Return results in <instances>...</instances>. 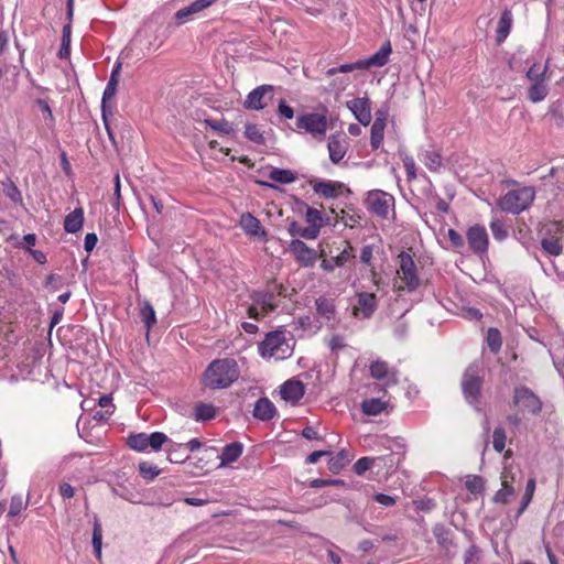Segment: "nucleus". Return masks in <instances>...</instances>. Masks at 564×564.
I'll return each instance as SVG.
<instances>
[{
  "mask_svg": "<svg viewBox=\"0 0 564 564\" xmlns=\"http://www.w3.org/2000/svg\"><path fill=\"white\" fill-rule=\"evenodd\" d=\"M235 359L224 358L212 361L203 375V383L209 389H226L239 378Z\"/></svg>",
  "mask_w": 564,
  "mask_h": 564,
  "instance_id": "nucleus-1",
  "label": "nucleus"
},
{
  "mask_svg": "<svg viewBox=\"0 0 564 564\" xmlns=\"http://www.w3.org/2000/svg\"><path fill=\"white\" fill-rule=\"evenodd\" d=\"M484 383V367L481 362L474 361L471 362L464 371L462 377V391L465 400L470 404L476 406L478 410V404L480 402L481 389Z\"/></svg>",
  "mask_w": 564,
  "mask_h": 564,
  "instance_id": "nucleus-2",
  "label": "nucleus"
},
{
  "mask_svg": "<svg viewBox=\"0 0 564 564\" xmlns=\"http://www.w3.org/2000/svg\"><path fill=\"white\" fill-rule=\"evenodd\" d=\"M534 196V188L525 186L522 188L509 191L505 196L500 198L498 205L503 212L520 214L532 204Z\"/></svg>",
  "mask_w": 564,
  "mask_h": 564,
  "instance_id": "nucleus-3",
  "label": "nucleus"
},
{
  "mask_svg": "<svg viewBox=\"0 0 564 564\" xmlns=\"http://www.w3.org/2000/svg\"><path fill=\"white\" fill-rule=\"evenodd\" d=\"M259 354L263 358L285 359L291 355V348L283 330L269 332L259 344Z\"/></svg>",
  "mask_w": 564,
  "mask_h": 564,
  "instance_id": "nucleus-4",
  "label": "nucleus"
},
{
  "mask_svg": "<svg viewBox=\"0 0 564 564\" xmlns=\"http://www.w3.org/2000/svg\"><path fill=\"white\" fill-rule=\"evenodd\" d=\"M367 209L375 216L387 219L390 210L394 207V197L381 189H372L365 198Z\"/></svg>",
  "mask_w": 564,
  "mask_h": 564,
  "instance_id": "nucleus-5",
  "label": "nucleus"
},
{
  "mask_svg": "<svg viewBox=\"0 0 564 564\" xmlns=\"http://www.w3.org/2000/svg\"><path fill=\"white\" fill-rule=\"evenodd\" d=\"M371 378L384 381L383 386L376 384L375 391L386 392V387L395 386L398 383V371L390 368L388 362L381 359L372 361L369 366Z\"/></svg>",
  "mask_w": 564,
  "mask_h": 564,
  "instance_id": "nucleus-6",
  "label": "nucleus"
},
{
  "mask_svg": "<svg viewBox=\"0 0 564 564\" xmlns=\"http://www.w3.org/2000/svg\"><path fill=\"white\" fill-rule=\"evenodd\" d=\"M399 270L398 274L405 283L406 289L412 292L420 285V279L417 276L416 267L412 256L408 252L402 251L399 254Z\"/></svg>",
  "mask_w": 564,
  "mask_h": 564,
  "instance_id": "nucleus-7",
  "label": "nucleus"
},
{
  "mask_svg": "<svg viewBox=\"0 0 564 564\" xmlns=\"http://www.w3.org/2000/svg\"><path fill=\"white\" fill-rule=\"evenodd\" d=\"M513 402L522 411H527L531 414H538L542 409V402L539 397L527 387L514 389Z\"/></svg>",
  "mask_w": 564,
  "mask_h": 564,
  "instance_id": "nucleus-8",
  "label": "nucleus"
},
{
  "mask_svg": "<svg viewBox=\"0 0 564 564\" xmlns=\"http://www.w3.org/2000/svg\"><path fill=\"white\" fill-rule=\"evenodd\" d=\"M296 127L315 135H325L327 130V117L322 113H306L296 120Z\"/></svg>",
  "mask_w": 564,
  "mask_h": 564,
  "instance_id": "nucleus-9",
  "label": "nucleus"
},
{
  "mask_svg": "<svg viewBox=\"0 0 564 564\" xmlns=\"http://www.w3.org/2000/svg\"><path fill=\"white\" fill-rule=\"evenodd\" d=\"M274 90L272 85L258 86L248 94L243 107L251 110L263 109L268 105V100L272 99Z\"/></svg>",
  "mask_w": 564,
  "mask_h": 564,
  "instance_id": "nucleus-10",
  "label": "nucleus"
},
{
  "mask_svg": "<svg viewBox=\"0 0 564 564\" xmlns=\"http://www.w3.org/2000/svg\"><path fill=\"white\" fill-rule=\"evenodd\" d=\"M289 250L301 267L312 268L318 258L317 252L300 239H293Z\"/></svg>",
  "mask_w": 564,
  "mask_h": 564,
  "instance_id": "nucleus-11",
  "label": "nucleus"
},
{
  "mask_svg": "<svg viewBox=\"0 0 564 564\" xmlns=\"http://www.w3.org/2000/svg\"><path fill=\"white\" fill-rule=\"evenodd\" d=\"M347 108L362 126L371 122V101L367 97H358L346 102Z\"/></svg>",
  "mask_w": 564,
  "mask_h": 564,
  "instance_id": "nucleus-12",
  "label": "nucleus"
},
{
  "mask_svg": "<svg viewBox=\"0 0 564 564\" xmlns=\"http://www.w3.org/2000/svg\"><path fill=\"white\" fill-rule=\"evenodd\" d=\"M467 241L475 253H484L488 248V235L485 227L476 225L468 229Z\"/></svg>",
  "mask_w": 564,
  "mask_h": 564,
  "instance_id": "nucleus-13",
  "label": "nucleus"
},
{
  "mask_svg": "<svg viewBox=\"0 0 564 564\" xmlns=\"http://www.w3.org/2000/svg\"><path fill=\"white\" fill-rule=\"evenodd\" d=\"M378 306V300L375 293L361 292L358 294L357 305L352 310L355 316L361 315L364 318H370Z\"/></svg>",
  "mask_w": 564,
  "mask_h": 564,
  "instance_id": "nucleus-14",
  "label": "nucleus"
},
{
  "mask_svg": "<svg viewBox=\"0 0 564 564\" xmlns=\"http://www.w3.org/2000/svg\"><path fill=\"white\" fill-rule=\"evenodd\" d=\"M120 69H121V63H117L112 68L109 82L104 90L102 100H101V110H102V118H105V119H106V113H111V109L108 108V101L111 100L117 93V87H118L119 77H120Z\"/></svg>",
  "mask_w": 564,
  "mask_h": 564,
  "instance_id": "nucleus-15",
  "label": "nucleus"
},
{
  "mask_svg": "<svg viewBox=\"0 0 564 564\" xmlns=\"http://www.w3.org/2000/svg\"><path fill=\"white\" fill-rule=\"evenodd\" d=\"M215 2L216 0H196L189 6L176 11L174 19L176 20L177 24H183L191 20L195 14H198L199 12L209 8Z\"/></svg>",
  "mask_w": 564,
  "mask_h": 564,
  "instance_id": "nucleus-16",
  "label": "nucleus"
},
{
  "mask_svg": "<svg viewBox=\"0 0 564 564\" xmlns=\"http://www.w3.org/2000/svg\"><path fill=\"white\" fill-rule=\"evenodd\" d=\"M283 400L296 404L305 393V387L300 380H288L280 390Z\"/></svg>",
  "mask_w": 564,
  "mask_h": 564,
  "instance_id": "nucleus-17",
  "label": "nucleus"
},
{
  "mask_svg": "<svg viewBox=\"0 0 564 564\" xmlns=\"http://www.w3.org/2000/svg\"><path fill=\"white\" fill-rule=\"evenodd\" d=\"M327 147L329 152V160L334 164H337L344 159L348 149V143L345 138L333 134L328 139Z\"/></svg>",
  "mask_w": 564,
  "mask_h": 564,
  "instance_id": "nucleus-18",
  "label": "nucleus"
},
{
  "mask_svg": "<svg viewBox=\"0 0 564 564\" xmlns=\"http://www.w3.org/2000/svg\"><path fill=\"white\" fill-rule=\"evenodd\" d=\"M239 225L243 229V231L252 237H265L267 232L262 228L259 219H257L250 213H243L240 216Z\"/></svg>",
  "mask_w": 564,
  "mask_h": 564,
  "instance_id": "nucleus-19",
  "label": "nucleus"
},
{
  "mask_svg": "<svg viewBox=\"0 0 564 564\" xmlns=\"http://www.w3.org/2000/svg\"><path fill=\"white\" fill-rule=\"evenodd\" d=\"M391 52H392L391 44L388 41L380 47V50L377 53L371 55L369 58L361 59L364 69L370 68L372 66H376V67L384 66L389 61V56H390Z\"/></svg>",
  "mask_w": 564,
  "mask_h": 564,
  "instance_id": "nucleus-20",
  "label": "nucleus"
},
{
  "mask_svg": "<svg viewBox=\"0 0 564 564\" xmlns=\"http://www.w3.org/2000/svg\"><path fill=\"white\" fill-rule=\"evenodd\" d=\"M275 406L268 398H260L253 409V416L261 421H269L275 415Z\"/></svg>",
  "mask_w": 564,
  "mask_h": 564,
  "instance_id": "nucleus-21",
  "label": "nucleus"
},
{
  "mask_svg": "<svg viewBox=\"0 0 564 564\" xmlns=\"http://www.w3.org/2000/svg\"><path fill=\"white\" fill-rule=\"evenodd\" d=\"M84 224V210L82 207L75 208L64 219V230L68 234L79 231Z\"/></svg>",
  "mask_w": 564,
  "mask_h": 564,
  "instance_id": "nucleus-22",
  "label": "nucleus"
},
{
  "mask_svg": "<svg viewBox=\"0 0 564 564\" xmlns=\"http://www.w3.org/2000/svg\"><path fill=\"white\" fill-rule=\"evenodd\" d=\"M344 185L339 182H316L313 185V189L316 194L325 197V198H335L338 195V189H340Z\"/></svg>",
  "mask_w": 564,
  "mask_h": 564,
  "instance_id": "nucleus-23",
  "label": "nucleus"
},
{
  "mask_svg": "<svg viewBox=\"0 0 564 564\" xmlns=\"http://www.w3.org/2000/svg\"><path fill=\"white\" fill-rule=\"evenodd\" d=\"M251 299L257 305L262 307L264 313L272 312L278 306L275 296L272 292H253Z\"/></svg>",
  "mask_w": 564,
  "mask_h": 564,
  "instance_id": "nucleus-24",
  "label": "nucleus"
},
{
  "mask_svg": "<svg viewBox=\"0 0 564 564\" xmlns=\"http://www.w3.org/2000/svg\"><path fill=\"white\" fill-rule=\"evenodd\" d=\"M393 466L394 462L392 455L371 457V474L376 476L389 473Z\"/></svg>",
  "mask_w": 564,
  "mask_h": 564,
  "instance_id": "nucleus-25",
  "label": "nucleus"
},
{
  "mask_svg": "<svg viewBox=\"0 0 564 564\" xmlns=\"http://www.w3.org/2000/svg\"><path fill=\"white\" fill-rule=\"evenodd\" d=\"M354 455L346 449H341L328 460V468L333 474H338L348 463L351 462Z\"/></svg>",
  "mask_w": 564,
  "mask_h": 564,
  "instance_id": "nucleus-26",
  "label": "nucleus"
},
{
  "mask_svg": "<svg viewBox=\"0 0 564 564\" xmlns=\"http://www.w3.org/2000/svg\"><path fill=\"white\" fill-rule=\"evenodd\" d=\"M242 449H243V446L239 442H234L231 444L226 445L223 448V452L220 455L221 465H228V464L236 462L242 454Z\"/></svg>",
  "mask_w": 564,
  "mask_h": 564,
  "instance_id": "nucleus-27",
  "label": "nucleus"
},
{
  "mask_svg": "<svg viewBox=\"0 0 564 564\" xmlns=\"http://www.w3.org/2000/svg\"><path fill=\"white\" fill-rule=\"evenodd\" d=\"M351 257V253L345 249L338 256L333 257L332 259H323L321 268L324 271L332 272L336 267H343L346 264Z\"/></svg>",
  "mask_w": 564,
  "mask_h": 564,
  "instance_id": "nucleus-28",
  "label": "nucleus"
},
{
  "mask_svg": "<svg viewBox=\"0 0 564 564\" xmlns=\"http://www.w3.org/2000/svg\"><path fill=\"white\" fill-rule=\"evenodd\" d=\"M139 315L148 332L156 324L155 312L149 301H143L140 303Z\"/></svg>",
  "mask_w": 564,
  "mask_h": 564,
  "instance_id": "nucleus-29",
  "label": "nucleus"
},
{
  "mask_svg": "<svg viewBox=\"0 0 564 564\" xmlns=\"http://www.w3.org/2000/svg\"><path fill=\"white\" fill-rule=\"evenodd\" d=\"M387 123L381 121L380 118H376L371 126L370 144L372 150H377L383 140L384 129Z\"/></svg>",
  "mask_w": 564,
  "mask_h": 564,
  "instance_id": "nucleus-30",
  "label": "nucleus"
},
{
  "mask_svg": "<svg viewBox=\"0 0 564 564\" xmlns=\"http://www.w3.org/2000/svg\"><path fill=\"white\" fill-rule=\"evenodd\" d=\"M388 403L378 398H371L362 401L361 410L366 415H378L382 413Z\"/></svg>",
  "mask_w": 564,
  "mask_h": 564,
  "instance_id": "nucleus-31",
  "label": "nucleus"
},
{
  "mask_svg": "<svg viewBox=\"0 0 564 564\" xmlns=\"http://www.w3.org/2000/svg\"><path fill=\"white\" fill-rule=\"evenodd\" d=\"M433 534L438 545L445 550L453 546L452 532L443 524H436L433 529Z\"/></svg>",
  "mask_w": 564,
  "mask_h": 564,
  "instance_id": "nucleus-32",
  "label": "nucleus"
},
{
  "mask_svg": "<svg viewBox=\"0 0 564 564\" xmlns=\"http://www.w3.org/2000/svg\"><path fill=\"white\" fill-rule=\"evenodd\" d=\"M93 547L94 553L97 560H101V547H102V527L97 517L94 519V528H93Z\"/></svg>",
  "mask_w": 564,
  "mask_h": 564,
  "instance_id": "nucleus-33",
  "label": "nucleus"
},
{
  "mask_svg": "<svg viewBox=\"0 0 564 564\" xmlns=\"http://www.w3.org/2000/svg\"><path fill=\"white\" fill-rule=\"evenodd\" d=\"M315 305L317 313L326 319H332L334 317L335 304L333 300L321 296L315 301Z\"/></svg>",
  "mask_w": 564,
  "mask_h": 564,
  "instance_id": "nucleus-34",
  "label": "nucleus"
},
{
  "mask_svg": "<svg viewBox=\"0 0 564 564\" xmlns=\"http://www.w3.org/2000/svg\"><path fill=\"white\" fill-rule=\"evenodd\" d=\"M288 231L292 237L300 236L305 239H316L318 234L312 227H301L295 220L291 221Z\"/></svg>",
  "mask_w": 564,
  "mask_h": 564,
  "instance_id": "nucleus-35",
  "label": "nucleus"
},
{
  "mask_svg": "<svg viewBox=\"0 0 564 564\" xmlns=\"http://www.w3.org/2000/svg\"><path fill=\"white\" fill-rule=\"evenodd\" d=\"M549 69V61L542 67L540 64H533L527 72L528 79L532 83H544L546 78V72Z\"/></svg>",
  "mask_w": 564,
  "mask_h": 564,
  "instance_id": "nucleus-36",
  "label": "nucleus"
},
{
  "mask_svg": "<svg viewBox=\"0 0 564 564\" xmlns=\"http://www.w3.org/2000/svg\"><path fill=\"white\" fill-rule=\"evenodd\" d=\"M542 249L550 256L557 257L563 252V246L560 237L543 238L541 240Z\"/></svg>",
  "mask_w": 564,
  "mask_h": 564,
  "instance_id": "nucleus-37",
  "label": "nucleus"
},
{
  "mask_svg": "<svg viewBox=\"0 0 564 564\" xmlns=\"http://www.w3.org/2000/svg\"><path fill=\"white\" fill-rule=\"evenodd\" d=\"M511 13L509 11H505L499 20L497 28V43H501L508 36L511 29Z\"/></svg>",
  "mask_w": 564,
  "mask_h": 564,
  "instance_id": "nucleus-38",
  "label": "nucleus"
},
{
  "mask_svg": "<svg viewBox=\"0 0 564 564\" xmlns=\"http://www.w3.org/2000/svg\"><path fill=\"white\" fill-rule=\"evenodd\" d=\"M269 178L281 184H290L296 180V175L290 170L274 167L269 172Z\"/></svg>",
  "mask_w": 564,
  "mask_h": 564,
  "instance_id": "nucleus-39",
  "label": "nucleus"
},
{
  "mask_svg": "<svg viewBox=\"0 0 564 564\" xmlns=\"http://www.w3.org/2000/svg\"><path fill=\"white\" fill-rule=\"evenodd\" d=\"M305 220L318 235L323 227V216L318 209L306 207Z\"/></svg>",
  "mask_w": 564,
  "mask_h": 564,
  "instance_id": "nucleus-40",
  "label": "nucleus"
},
{
  "mask_svg": "<svg viewBox=\"0 0 564 564\" xmlns=\"http://www.w3.org/2000/svg\"><path fill=\"white\" fill-rule=\"evenodd\" d=\"M549 89L544 83L532 84L528 89V97L532 102H540L547 96Z\"/></svg>",
  "mask_w": 564,
  "mask_h": 564,
  "instance_id": "nucleus-41",
  "label": "nucleus"
},
{
  "mask_svg": "<svg viewBox=\"0 0 564 564\" xmlns=\"http://www.w3.org/2000/svg\"><path fill=\"white\" fill-rule=\"evenodd\" d=\"M216 415V409L212 404L199 403L195 406V419L197 421H209Z\"/></svg>",
  "mask_w": 564,
  "mask_h": 564,
  "instance_id": "nucleus-42",
  "label": "nucleus"
},
{
  "mask_svg": "<svg viewBox=\"0 0 564 564\" xmlns=\"http://www.w3.org/2000/svg\"><path fill=\"white\" fill-rule=\"evenodd\" d=\"M7 241L11 242L14 248L26 250V247L32 248L36 243V235L28 234L22 238V240H19L18 236L11 235Z\"/></svg>",
  "mask_w": 564,
  "mask_h": 564,
  "instance_id": "nucleus-43",
  "label": "nucleus"
},
{
  "mask_svg": "<svg viewBox=\"0 0 564 564\" xmlns=\"http://www.w3.org/2000/svg\"><path fill=\"white\" fill-rule=\"evenodd\" d=\"M128 445L138 452H143L149 447L148 434L139 433L132 434L128 437Z\"/></svg>",
  "mask_w": 564,
  "mask_h": 564,
  "instance_id": "nucleus-44",
  "label": "nucleus"
},
{
  "mask_svg": "<svg viewBox=\"0 0 564 564\" xmlns=\"http://www.w3.org/2000/svg\"><path fill=\"white\" fill-rule=\"evenodd\" d=\"M486 340L489 349L494 354H497L500 350L502 345V338L500 332L497 328L488 329Z\"/></svg>",
  "mask_w": 564,
  "mask_h": 564,
  "instance_id": "nucleus-45",
  "label": "nucleus"
},
{
  "mask_svg": "<svg viewBox=\"0 0 564 564\" xmlns=\"http://www.w3.org/2000/svg\"><path fill=\"white\" fill-rule=\"evenodd\" d=\"M482 551L476 544H471L464 553V564H480Z\"/></svg>",
  "mask_w": 564,
  "mask_h": 564,
  "instance_id": "nucleus-46",
  "label": "nucleus"
},
{
  "mask_svg": "<svg viewBox=\"0 0 564 564\" xmlns=\"http://www.w3.org/2000/svg\"><path fill=\"white\" fill-rule=\"evenodd\" d=\"M465 488L470 494H481L485 490V480L480 476H468L465 481Z\"/></svg>",
  "mask_w": 564,
  "mask_h": 564,
  "instance_id": "nucleus-47",
  "label": "nucleus"
},
{
  "mask_svg": "<svg viewBox=\"0 0 564 564\" xmlns=\"http://www.w3.org/2000/svg\"><path fill=\"white\" fill-rule=\"evenodd\" d=\"M3 193L8 198H10L14 203L22 202V195L20 189L10 178L3 182Z\"/></svg>",
  "mask_w": 564,
  "mask_h": 564,
  "instance_id": "nucleus-48",
  "label": "nucleus"
},
{
  "mask_svg": "<svg viewBox=\"0 0 564 564\" xmlns=\"http://www.w3.org/2000/svg\"><path fill=\"white\" fill-rule=\"evenodd\" d=\"M424 163L430 171L436 172L442 166V158L436 151H426L424 153Z\"/></svg>",
  "mask_w": 564,
  "mask_h": 564,
  "instance_id": "nucleus-49",
  "label": "nucleus"
},
{
  "mask_svg": "<svg viewBox=\"0 0 564 564\" xmlns=\"http://www.w3.org/2000/svg\"><path fill=\"white\" fill-rule=\"evenodd\" d=\"M245 135L248 140L257 143V144H263L264 143V137L262 132L259 130L258 126L254 123H247Z\"/></svg>",
  "mask_w": 564,
  "mask_h": 564,
  "instance_id": "nucleus-50",
  "label": "nucleus"
},
{
  "mask_svg": "<svg viewBox=\"0 0 564 564\" xmlns=\"http://www.w3.org/2000/svg\"><path fill=\"white\" fill-rule=\"evenodd\" d=\"M26 506H28V498L24 499L23 496H12L8 517L18 516L23 509L26 508Z\"/></svg>",
  "mask_w": 564,
  "mask_h": 564,
  "instance_id": "nucleus-51",
  "label": "nucleus"
},
{
  "mask_svg": "<svg viewBox=\"0 0 564 564\" xmlns=\"http://www.w3.org/2000/svg\"><path fill=\"white\" fill-rule=\"evenodd\" d=\"M355 69H364L361 59L357 61L355 63H350V64H343L339 67L329 68V69H327L326 75L328 77H332V76L336 75L337 73H348V72H352Z\"/></svg>",
  "mask_w": 564,
  "mask_h": 564,
  "instance_id": "nucleus-52",
  "label": "nucleus"
},
{
  "mask_svg": "<svg viewBox=\"0 0 564 564\" xmlns=\"http://www.w3.org/2000/svg\"><path fill=\"white\" fill-rule=\"evenodd\" d=\"M506 432L502 427H496L492 434V446L496 452L501 453L506 446Z\"/></svg>",
  "mask_w": 564,
  "mask_h": 564,
  "instance_id": "nucleus-53",
  "label": "nucleus"
},
{
  "mask_svg": "<svg viewBox=\"0 0 564 564\" xmlns=\"http://www.w3.org/2000/svg\"><path fill=\"white\" fill-rule=\"evenodd\" d=\"M205 123L207 126H209L213 130L219 131L224 134H230L234 132V128H232L231 123L228 122L227 120L215 121L212 119H206Z\"/></svg>",
  "mask_w": 564,
  "mask_h": 564,
  "instance_id": "nucleus-54",
  "label": "nucleus"
},
{
  "mask_svg": "<svg viewBox=\"0 0 564 564\" xmlns=\"http://www.w3.org/2000/svg\"><path fill=\"white\" fill-rule=\"evenodd\" d=\"M139 473L144 479L152 480L160 474V469L154 465L142 462L139 464Z\"/></svg>",
  "mask_w": 564,
  "mask_h": 564,
  "instance_id": "nucleus-55",
  "label": "nucleus"
},
{
  "mask_svg": "<svg viewBox=\"0 0 564 564\" xmlns=\"http://www.w3.org/2000/svg\"><path fill=\"white\" fill-rule=\"evenodd\" d=\"M165 442H167V436L162 432H154L148 435L149 447L154 451H159Z\"/></svg>",
  "mask_w": 564,
  "mask_h": 564,
  "instance_id": "nucleus-56",
  "label": "nucleus"
},
{
  "mask_svg": "<svg viewBox=\"0 0 564 564\" xmlns=\"http://www.w3.org/2000/svg\"><path fill=\"white\" fill-rule=\"evenodd\" d=\"M352 470L358 476L365 475L366 471L371 473V457H361L352 466Z\"/></svg>",
  "mask_w": 564,
  "mask_h": 564,
  "instance_id": "nucleus-57",
  "label": "nucleus"
},
{
  "mask_svg": "<svg viewBox=\"0 0 564 564\" xmlns=\"http://www.w3.org/2000/svg\"><path fill=\"white\" fill-rule=\"evenodd\" d=\"M167 458L171 463H183L188 455L183 451L182 445H177L176 448L167 449Z\"/></svg>",
  "mask_w": 564,
  "mask_h": 564,
  "instance_id": "nucleus-58",
  "label": "nucleus"
},
{
  "mask_svg": "<svg viewBox=\"0 0 564 564\" xmlns=\"http://www.w3.org/2000/svg\"><path fill=\"white\" fill-rule=\"evenodd\" d=\"M403 166L406 173L408 181H413L416 178V166L413 158L409 155H404L402 159Z\"/></svg>",
  "mask_w": 564,
  "mask_h": 564,
  "instance_id": "nucleus-59",
  "label": "nucleus"
},
{
  "mask_svg": "<svg viewBox=\"0 0 564 564\" xmlns=\"http://www.w3.org/2000/svg\"><path fill=\"white\" fill-rule=\"evenodd\" d=\"M332 485L336 487H345V482L339 479H314L310 482L311 488H322L324 486Z\"/></svg>",
  "mask_w": 564,
  "mask_h": 564,
  "instance_id": "nucleus-60",
  "label": "nucleus"
},
{
  "mask_svg": "<svg viewBox=\"0 0 564 564\" xmlns=\"http://www.w3.org/2000/svg\"><path fill=\"white\" fill-rule=\"evenodd\" d=\"M74 13V0H67V19L68 23L63 26V35L62 37L70 39L72 34V19Z\"/></svg>",
  "mask_w": 564,
  "mask_h": 564,
  "instance_id": "nucleus-61",
  "label": "nucleus"
},
{
  "mask_svg": "<svg viewBox=\"0 0 564 564\" xmlns=\"http://www.w3.org/2000/svg\"><path fill=\"white\" fill-rule=\"evenodd\" d=\"M278 113L285 119H292L294 117L293 108L289 106L284 99L279 100Z\"/></svg>",
  "mask_w": 564,
  "mask_h": 564,
  "instance_id": "nucleus-62",
  "label": "nucleus"
},
{
  "mask_svg": "<svg viewBox=\"0 0 564 564\" xmlns=\"http://www.w3.org/2000/svg\"><path fill=\"white\" fill-rule=\"evenodd\" d=\"M328 347L332 351L336 352L346 347L345 338L341 335H334L329 341Z\"/></svg>",
  "mask_w": 564,
  "mask_h": 564,
  "instance_id": "nucleus-63",
  "label": "nucleus"
},
{
  "mask_svg": "<svg viewBox=\"0 0 564 564\" xmlns=\"http://www.w3.org/2000/svg\"><path fill=\"white\" fill-rule=\"evenodd\" d=\"M98 241L97 235L94 232H89L85 236L84 240V248L87 252H90L94 250Z\"/></svg>",
  "mask_w": 564,
  "mask_h": 564,
  "instance_id": "nucleus-64",
  "label": "nucleus"
}]
</instances>
